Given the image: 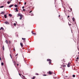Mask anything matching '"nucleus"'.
Masks as SVG:
<instances>
[{
  "mask_svg": "<svg viewBox=\"0 0 79 79\" xmlns=\"http://www.w3.org/2000/svg\"><path fill=\"white\" fill-rule=\"evenodd\" d=\"M69 26H71V24H69Z\"/></svg>",
  "mask_w": 79,
  "mask_h": 79,
  "instance_id": "nucleus-35",
  "label": "nucleus"
},
{
  "mask_svg": "<svg viewBox=\"0 0 79 79\" xmlns=\"http://www.w3.org/2000/svg\"><path fill=\"white\" fill-rule=\"evenodd\" d=\"M35 77L34 76L33 77L32 79H35Z\"/></svg>",
  "mask_w": 79,
  "mask_h": 79,
  "instance_id": "nucleus-24",
  "label": "nucleus"
},
{
  "mask_svg": "<svg viewBox=\"0 0 79 79\" xmlns=\"http://www.w3.org/2000/svg\"><path fill=\"white\" fill-rule=\"evenodd\" d=\"M11 79H12V78H11Z\"/></svg>",
  "mask_w": 79,
  "mask_h": 79,
  "instance_id": "nucleus-57",
  "label": "nucleus"
},
{
  "mask_svg": "<svg viewBox=\"0 0 79 79\" xmlns=\"http://www.w3.org/2000/svg\"><path fill=\"white\" fill-rule=\"evenodd\" d=\"M0 60H2V58H1V57H0Z\"/></svg>",
  "mask_w": 79,
  "mask_h": 79,
  "instance_id": "nucleus-43",
  "label": "nucleus"
},
{
  "mask_svg": "<svg viewBox=\"0 0 79 79\" xmlns=\"http://www.w3.org/2000/svg\"><path fill=\"white\" fill-rule=\"evenodd\" d=\"M76 61H77V60H76Z\"/></svg>",
  "mask_w": 79,
  "mask_h": 79,
  "instance_id": "nucleus-56",
  "label": "nucleus"
},
{
  "mask_svg": "<svg viewBox=\"0 0 79 79\" xmlns=\"http://www.w3.org/2000/svg\"><path fill=\"white\" fill-rule=\"evenodd\" d=\"M16 58V59H17V57Z\"/></svg>",
  "mask_w": 79,
  "mask_h": 79,
  "instance_id": "nucleus-55",
  "label": "nucleus"
},
{
  "mask_svg": "<svg viewBox=\"0 0 79 79\" xmlns=\"http://www.w3.org/2000/svg\"><path fill=\"white\" fill-rule=\"evenodd\" d=\"M60 17V15H59V17Z\"/></svg>",
  "mask_w": 79,
  "mask_h": 79,
  "instance_id": "nucleus-50",
  "label": "nucleus"
},
{
  "mask_svg": "<svg viewBox=\"0 0 79 79\" xmlns=\"http://www.w3.org/2000/svg\"><path fill=\"white\" fill-rule=\"evenodd\" d=\"M14 26H16V23H14Z\"/></svg>",
  "mask_w": 79,
  "mask_h": 79,
  "instance_id": "nucleus-30",
  "label": "nucleus"
},
{
  "mask_svg": "<svg viewBox=\"0 0 79 79\" xmlns=\"http://www.w3.org/2000/svg\"><path fill=\"white\" fill-rule=\"evenodd\" d=\"M13 63H14V65L15 66V65H16V62L15 61V60L13 61Z\"/></svg>",
  "mask_w": 79,
  "mask_h": 79,
  "instance_id": "nucleus-1",
  "label": "nucleus"
},
{
  "mask_svg": "<svg viewBox=\"0 0 79 79\" xmlns=\"http://www.w3.org/2000/svg\"><path fill=\"white\" fill-rule=\"evenodd\" d=\"M6 44H8V41L7 40H6Z\"/></svg>",
  "mask_w": 79,
  "mask_h": 79,
  "instance_id": "nucleus-16",
  "label": "nucleus"
},
{
  "mask_svg": "<svg viewBox=\"0 0 79 79\" xmlns=\"http://www.w3.org/2000/svg\"><path fill=\"white\" fill-rule=\"evenodd\" d=\"M17 66H19V64H17Z\"/></svg>",
  "mask_w": 79,
  "mask_h": 79,
  "instance_id": "nucleus-44",
  "label": "nucleus"
},
{
  "mask_svg": "<svg viewBox=\"0 0 79 79\" xmlns=\"http://www.w3.org/2000/svg\"><path fill=\"white\" fill-rule=\"evenodd\" d=\"M24 5H26V2H25Z\"/></svg>",
  "mask_w": 79,
  "mask_h": 79,
  "instance_id": "nucleus-41",
  "label": "nucleus"
},
{
  "mask_svg": "<svg viewBox=\"0 0 79 79\" xmlns=\"http://www.w3.org/2000/svg\"><path fill=\"white\" fill-rule=\"evenodd\" d=\"M15 7H17L18 6V5H15Z\"/></svg>",
  "mask_w": 79,
  "mask_h": 79,
  "instance_id": "nucleus-26",
  "label": "nucleus"
},
{
  "mask_svg": "<svg viewBox=\"0 0 79 79\" xmlns=\"http://www.w3.org/2000/svg\"><path fill=\"white\" fill-rule=\"evenodd\" d=\"M9 44H11V42L10 41H9Z\"/></svg>",
  "mask_w": 79,
  "mask_h": 79,
  "instance_id": "nucleus-34",
  "label": "nucleus"
},
{
  "mask_svg": "<svg viewBox=\"0 0 79 79\" xmlns=\"http://www.w3.org/2000/svg\"><path fill=\"white\" fill-rule=\"evenodd\" d=\"M23 79H25V76H23Z\"/></svg>",
  "mask_w": 79,
  "mask_h": 79,
  "instance_id": "nucleus-22",
  "label": "nucleus"
},
{
  "mask_svg": "<svg viewBox=\"0 0 79 79\" xmlns=\"http://www.w3.org/2000/svg\"><path fill=\"white\" fill-rule=\"evenodd\" d=\"M22 40H24V42H26V39L25 38H22Z\"/></svg>",
  "mask_w": 79,
  "mask_h": 79,
  "instance_id": "nucleus-3",
  "label": "nucleus"
},
{
  "mask_svg": "<svg viewBox=\"0 0 79 79\" xmlns=\"http://www.w3.org/2000/svg\"><path fill=\"white\" fill-rule=\"evenodd\" d=\"M63 67H64V68H65L66 67V65H63Z\"/></svg>",
  "mask_w": 79,
  "mask_h": 79,
  "instance_id": "nucleus-29",
  "label": "nucleus"
},
{
  "mask_svg": "<svg viewBox=\"0 0 79 79\" xmlns=\"http://www.w3.org/2000/svg\"><path fill=\"white\" fill-rule=\"evenodd\" d=\"M20 45L22 47H23V44L21 43H20Z\"/></svg>",
  "mask_w": 79,
  "mask_h": 79,
  "instance_id": "nucleus-11",
  "label": "nucleus"
},
{
  "mask_svg": "<svg viewBox=\"0 0 79 79\" xmlns=\"http://www.w3.org/2000/svg\"><path fill=\"white\" fill-rule=\"evenodd\" d=\"M11 0V1H12V0Z\"/></svg>",
  "mask_w": 79,
  "mask_h": 79,
  "instance_id": "nucleus-53",
  "label": "nucleus"
},
{
  "mask_svg": "<svg viewBox=\"0 0 79 79\" xmlns=\"http://www.w3.org/2000/svg\"><path fill=\"white\" fill-rule=\"evenodd\" d=\"M19 4H20V2H19Z\"/></svg>",
  "mask_w": 79,
  "mask_h": 79,
  "instance_id": "nucleus-51",
  "label": "nucleus"
},
{
  "mask_svg": "<svg viewBox=\"0 0 79 79\" xmlns=\"http://www.w3.org/2000/svg\"><path fill=\"white\" fill-rule=\"evenodd\" d=\"M78 54H79V52H78Z\"/></svg>",
  "mask_w": 79,
  "mask_h": 79,
  "instance_id": "nucleus-52",
  "label": "nucleus"
},
{
  "mask_svg": "<svg viewBox=\"0 0 79 79\" xmlns=\"http://www.w3.org/2000/svg\"><path fill=\"white\" fill-rule=\"evenodd\" d=\"M75 20V19H74V18L73 17V21H74Z\"/></svg>",
  "mask_w": 79,
  "mask_h": 79,
  "instance_id": "nucleus-20",
  "label": "nucleus"
},
{
  "mask_svg": "<svg viewBox=\"0 0 79 79\" xmlns=\"http://www.w3.org/2000/svg\"><path fill=\"white\" fill-rule=\"evenodd\" d=\"M23 11H25V9H24L23 10Z\"/></svg>",
  "mask_w": 79,
  "mask_h": 79,
  "instance_id": "nucleus-45",
  "label": "nucleus"
},
{
  "mask_svg": "<svg viewBox=\"0 0 79 79\" xmlns=\"http://www.w3.org/2000/svg\"><path fill=\"white\" fill-rule=\"evenodd\" d=\"M10 57H11V59H12V56L11 55V54H10Z\"/></svg>",
  "mask_w": 79,
  "mask_h": 79,
  "instance_id": "nucleus-31",
  "label": "nucleus"
},
{
  "mask_svg": "<svg viewBox=\"0 0 79 79\" xmlns=\"http://www.w3.org/2000/svg\"><path fill=\"white\" fill-rule=\"evenodd\" d=\"M43 76H47V75L44 74V75H43Z\"/></svg>",
  "mask_w": 79,
  "mask_h": 79,
  "instance_id": "nucleus-33",
  "label": "nucleus"
},
{
  "mask_svg": "<svg viewBox=\"0 0 79 79\" xmlns=\"http://www.w3.org/2000/svg\"><path fill=\"white\" fill-rule=\"evenodd\" d=\"M77 60H78V59H79V57H77Z\"/></svg>",
  "mask_w": 79,
  "mask_h": 79,
  "instance_id": "nucleus-40",
  "label": "nucleus"
},
{
  "mask_svg": "<svg viewBox=\"0 0 79 79\" xmlns=\"http://www.w3.org/2000/svg\"><path fill=\"white\" fill-rule=\"evenodd\" d=\"M49 64L50 65V64H52V61H50L49 62Z\"/></svg>",
  "mask_w": 79,
  "mask_h": 79,
  "instance_id": "nucleus-17",
  "label": "nucleus"
},
{
  "mask_svg": "<svg viewBox=\"0 0 79 79\" xmlns=\"http://www.w3.org/2000/svg\"><path fill=\"white\" fill-rule=\"evenodd\" d=\"M5 18H7V16H6V15H5L4 16Z\"/></svg>",
  "mask_w": 79,
  "mask_h": 79,
  "instance_id": "nucleus-15",
  "label": "nucleus"
},
{
  "mask_svg": "<svg viewBox=\"0 0 79 79\" xmlns=\"http://www.w3.org/2000/svg\"><path fill=\"white\" fill-rule=\"evenodd\" d=\"M16 58V59H17V57Z\"/></svg>",
  "mask_w": 79,
  "mask_h": 79,
  "instance_id": "nucleus-54",
  "label": "nucleus"
},
{
  "mask_svg": "<svg viewBox=\"0 0 79 79\" xmlns=\"http://www.w3.org/2000/svg\"><path fill=\"white\" fill-rule=\"evenodd\" d=\"M32 10H31L29 12L30 13H31L32 12Z\"/></svg>",
  "mask_w": 79,
  "mask_h": 79,
  "instance_id": "nucleus-36",
  "label": "nucleus"
},
{
  "mask_svg": "<svg viewBox=\"0 0 79 79\" xmlns=\"http://www.w3.org/2000/svg\"><path fill=\"white\" fill-rule=\"evenodd\" d=\"M33 32H34V31H31V33H32V34H34V35H36V33H33Z\"/></svg>",
  "mask_w": 79,
  "mask_h": 79,
  "instance_id": "nucleus-8",
  "label": "nucleus"
},
{
  "mask_svg": "<svg viewBox=\"0 0 79 79\" xmlns=\"http://www.w3.org/2000/svg\"><path fill=\"white\" fill-rule=\"evenodd\" d=\"M2 30L3 31V30H4V28H3V27H1L0 29V30Z\"/></svg>",
  "mask_w": 79,
  "mask_h": 79,
  "instance_id": "nucleus-12",
  "label": "nucleus"
},
{
  "mask_svg": "<svg viewBox=\"0 0 79 79\" xmlns=\"http://www.w3.org/2000/svg\"><path fill=\"white\" fill-rule=\"evenodd\" d=\"M70 10L71 11H72V8H70Z\"/></svg>",
  "mask_w": 79,
  "mask_h": 79,
  "instance_id": "nucleus-42",
  "label": "nucleus"
},
{
  "mask_svg": "<svg viewBox=\"0 0 79 79\" xmlns=\"http://www.w3.org/2000/svg\"><path fill=\"white\" fill-rule=\"evenodd\" d=\"M48 74H52V72H51V71H49V73H48Z\"/></svg>",
  "mask_w": 79,
  "mask_h": 79,
  "instance_id": "nucleus-4",
  "label": "nucleus"
},
{
  "mask_svg": "<svg viewBox=\"0 0 79 79\" xmlns=\"http://www.w3.org/2000/svg\"><path fill=\"white\" fill-rule=\"evenodd\" d=\"M13 50L14 51H15V47H14Z\"/></svg>",
  "mask_w": 79,
  "mask_h": 79,
  "instance_id": "nucleus-32",
  "label": "nucleus"
},
{
  "mask_svg": "<svg viewBox=\"0 0 79 79\" xmlns=\"http://www.w3.org/2000/svg\"><path fill=\"white\" fill-rule=\"evenodd\" d=\"M15 10H16V11L18 12V8H16L15 9Z\"/></svg>",
  "mask_w": 79,
  "mask_h": 79,
  "instance_id": "nucleus-13",
  "label": "nucleus"
},
{
  "mask_svg": "<svg viewBox=\"0 0 79 79\" xmlns=\"http://www.w3.org/2000/svg\"><path fill=\"white\" fill-rule=\"evenodd\" d=\"M2 48L3 49V50H5V49H4V45H3Z\"/></svg>",
  "mask_w": 79,
  "mask_h": 79,
  "instance_id": "nucleus-21",
  "label": "nucleus"
},
{
  "mask_svg": "<svg viewBox=\"0 0 79 79\" xmlns=\"http://www.w3.org/2000/svg\"><path fill=\"white\" fill-rule=\"evenodd\" d=\"M9 16H10V17H11V16H12V15H11V14H9Z\"/></svg>",
  "mask_w": 79,
  "mask_h": 79,
  "instance_id": "nucleus-14",
  "label": "nucleus"
},
{
  "mask_svg": "<svg viewBox=\"0 0 79 79\" xmlns=\"http://www.w3.org/2000/svg\"><path fill=\"white\" fill-rule=\"evenodd\" d=\"M25 8V7H24V6H23V7H22V8Z\"/></svg>",
  "mask_w": 79,
  "mask_h": 79,
  "instance_id": "nucleus-37",
  "label": "nucleus"
},
{
  "mask_svg": "<svg viewBox=\"0 0 79 79\" xmlns=\"http://www.w3.org/2000/svg\"><path fill=\"white\" fill-rule=\"evenodd\" d=\"M19 75L20 76H21V74H20V73H19Z\"/></svg>",
  "mask_w": 79,
  "mask_h": 79,
  "instance_id": "nucleus-49",
  "label": "nucleus"
},
{
  "mask_svg": "<svg viewBox=\"0 0 79 79\" xmlns=\"http://www.w3.org/2000/svg\"><path fill=\"white\" fill-rule=\"evenodd\" d=\"M10 3H11V1H10V2H9V1L7 2L8 4H10Z\"/></svg>",
  "mask_w": 79,
  "mask_h": 79,
  "instance_id": "nucleus-18",
  "label": "nucleus"
},
{
  "mask_svg": "<svg viewBox=\"0 0 79 79\" xmlns=\"http://www.w3.org/2000/svg\"><path fill=\"white\" fill-rule=\"evenodd\" d=\"M1 14H2V15H4V14H5V12H2Z\"/></svg>",
  "mask_w": 79,
  "mask_h": 79,
  "instance_id": "nucleus-19",
  "label": "nucleus"
},
{
  "mask_svg": "<svg viewBox=\"0 0 79 79\" xmlns=\"http://www.w3.org/2000/svg\"><path fill=\"white\" fill-rule=\"evenodd\" d=\"M62 61H63V62H65L64 59H63L62 60Z\"/></svg>",
  "mask_w": 79,
  "mask_h": 79,
  "instance_id": "nucleus-28",
  "label": "nucleus"
},
{
  "mask_svg": "<svg viewBox=\"0 0 79 79\" xmlns=\"http://www.w3.org/2000/svg\"><path fill=\"white\" fill-rule=\"evenodd\" d=\"M36 75H39V74L38 73H36Z\"/></svg>",
  "mask_w": 79,
  "mask_h": 79,
  "instance_id": "nucleus-38",
  "label": "nucleus"
},
{
  "mask_svg": "<svg viewBox=\"0 0 79 79\" xmlns=\"http://www.w3.org/2000/svg\"><path fill=\"white\" fill-rule=\"evenodd\" d=\"M18 54H17L16 55H15V56H17V55H18Z\"/></svg>",
  "mask_w": 79,
  "mask_h": 79,
  "instance_id": "nucleus-46",
  "label": "nucleus"
},
{
  "mask_svg": "<svg viewBox=\"0 0 79 79\" xmlns=\"http://www.w3.org/2000/svg\"><path fill=\"white\" fill-rule=\"evenodd\" d=\"M32 15H31V16H34V15H33V14H32Z\"/></svg>",
  "mask_w": 79,
  "mask_h": 79,
  "instance_id": "nucleus-47",
  "label": "nucleus"
},
{
  "mask_svg": "<svg viewBox=\"0 0 79 79\" xmlns=\"http://www.w3.org/2000/svg\"><path fill=\"white\" fill-rule=\"evenodd\" d=\"M65 77H68V76H65Z\"/></svg>",
  "mask_w": 79,
  "mask_h": 79,
  "instance_id": "nucleus-48",
  "label": "nucleus"
},
{
  "mask_svg": "<svg viewBox=\"0 0 79 79\" xmlns=\"http://www.w3.org/2000/svg\"><path fill=\"white\" fill-rule=\"evenodd\" d=\"M3 7H4V6H0V8H3Z\"/></svg>",
  "mask_w": 79,
  "mask_h": 79,
  "instance_id": "nucleus-27",
  "label": "nucleus"
},
{
  "mask_svg": "<svg viewBox=\"0 0 79 79\" xmlns=\"http://www.w3.org/2000/svg\"><path fill=\"white\" fill-rule=\"evenodd\" d=\"M14 5L13 4H12V5H10L9 6V8H11V7H12V6H14Z\"/></svg>",
  "mask_w": 79,
  "mask_h": 79,
  "instance_id": "nucleus-7",
  "label": "nucleus"
},
{
  "mask_svg": "<svg viewBox=\"0 0 79 79\" xmlns=\"http://www.w3.org/2000/svg\"><path fill=\"white\" fill-rule=\"evenodd\" d=\"M69 18V16L68 15V16H67V18Z\"/></svg>",
  "mask_w": 79,
  "mask_h": 79,
  "instance_id": "nucleus-39",
  "label": "nucleus"
},
{
  "mask_svg": "<svg viewBox=\"0 0 79 79\" xmlns=\"http://www.w3.org/2000/svg\"><path fill=\"white\" fill-rule=\"evenodd\" d=\"M23 17V15H22V16H20V17L19 18V19L21 20L22 18Z\"/></svg>",
  "mask_w": 79,
  "mask_h": 79,
  "instance_id": "nucleus-5",
  "label": "nucleus"
},
{
  "mask_svg": "<svg viewBox=\"0 0 79 79\" xmlns=\"http://www.w3.org/2000/svg\"><path fill=\"white\" fill-rule=\"evenodd\" d=\"M6 24H9V22H6L4 23Z\"/></svg>",
  "mask_w": 79,
  "mask_h": 79,
  "instance_id": "nucleus-2",
  "label": "nucleus"
},
{
  "mask_svg": "<svg viewBox=\"0 0 79 79\" xmlns=\"http://www.w3.org/2000/svg\"><path fill=\"white\" fill-rule=\"evenodd\" d=\"M22 15L20 13H19L18 14V16H21Z\"/></svg>",
  "mask_w": 79,
  "mask_h": 79,
  "instance_id": "nucleus-6",
  "label": "nucleus"
},
{
  "mask_svg": "<svg viewBox=\"0 0 79 79\" xmlns=\"http://www.w3.org/2000/svg\"><path fill=\"white\" fill-rule=\"evenodd\" d=\"M52 61V60H51V59H47V61Z\"/></svg>",
  "mask_w": 79,
  "mask_h": 79,
  "instance_id": "nucleus-9",
  "label": "nucleus"
},
{
  "mask_svg": "<svg viewBox=\"0 0 79 79\" xmlns=\"http://www.w3.org/2000/svg\"><path fill=\"white\" fill-rule=\"evenodd\" d=\"M76 77V76H75V75H73V77Z\"/></svg>",
  "mask_w": 79,
  "mask_h": 79,
  "instance_id": "nucleus-25",
  "label": "nucleus"
},
{
  "mask_svg": "<svg viewBox=\"0 0 79 79\" xmlns=\"http://www.w3.org/2000/svg\"><path fill=\"white\" fill-rule=\"evenodd\" d=\"M1 65H2V66H3V65H4V64L2 62V63H1Z\"/></svg>",
  "mask_w": 79,
  "mask_h": 79,
  "instance_id": "nucleus-23",
  "label": "nucleus"
},
{
  "mask_svg": "<svg viewBox=\"0 0 79 79\" xmlns=\"http://www.w3.org/2000/svg\"><path fill=\"white\" fill-rule=\"evenodd\" d=\"M70 63H69L67 65L68 67H69V66H70Z\"/></svg>",
  "mask_w": 79,
  "mask_h": 79,
  "instance_id": "nucleus-10",
  "label": "nucleus"
}]
</instances>
